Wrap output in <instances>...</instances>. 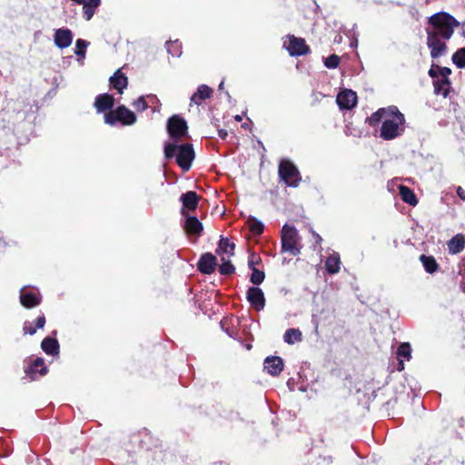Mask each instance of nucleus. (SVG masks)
<instances>
[{"label": "nucleus", "mask_w": 465, "mask_h": 465, "mask_svg": "<svg viewBox=\"0 0 465 465\" xmlns=\"http://www.w3.org/2000/svg\"><path fill=\"white\" fill-rule=\"evenodd\" d=\"M283 45L292 56L303 55L309 52V46L305 41L293 35H289L288 41H285Z\"/></svg>", "instance_id": "obj_9"}, {"label": "nucleus", "mask_w": 465, "mask_h": 465, "mask_svg": "<svg viewBox=\"0 0 465 465\" xmlns=\"http://www.w3.org/2000/svg\"><path fill=\"white\" fill-rule=\"evenodd\" d=\"M73 2L76 3V4H83L85 0H72Z\"/></svg>", "instance_id": "obj_48"}, {"label": "nucleus", "mask_w": 465, "mask_h": 465, "mask_svg": "<svg viewBox=\"0 0 465 465\" xmlns=\"http://www.w3.org/2000/svg\"><path fill=\"white\" fill-rule=\"evenodd\" d=\"M236 121H241L242 117L240 115L235 116Z\"/></svg>", "instance_id": "obj_50"}, {"label": "nucleus", "mask_w": 465, "mask_h": 465, "mask_svg": "<svg viewBox=\"0 0 465 465\" xmlns=\"http://www.w3.org/2000/svg\"><path fill=\"white\" fill-rule=\"evenodd\" d=\"M464 245V236L462 234H457L448 242L449 252L451 254H457L463 250Z\"/></svg>", "instance_id": "obj_25"}, {"label": "nucleus", "mask_w": 465, "mask_h": 465, "mask_svg": "<svg viewBox=\"0 0 465 465\" xmlns=\"http://www.w3.org/2000/svg\"><path fill=\"white\" fill-rule=\"evenodd\" d=\"M326 271L330 274L338 273L341 269V259L338 252H333L325 261Z\"/></svg>", "instance_id": "obj_21"}, {"label": "nucleus", "mask_w": 465, "mask_h": 465, "mask_svg": "<svg viewBox=\"0 0 465 465\" xmlns=\"http://www.w3.org/2000/svg\"><path fill=\"white\" fill-rule=\"evenodd\" d=\"M368 121L371 126L381 123L380 137L385 141L393 140L405 131V117L394 105L377 110Z\"/></svg>", "instance_id": "obj_2"}, {"label": "nucleus", "mask_w": 465, "mask_h": 465, "mask_svg": "<svg viewBox=\"0 0 465 465\" xmlns=\"http://www.w3.org/2000/svg\"><path fill=\"white\" fill-rule=\"evenodd\" d=\"M246 298L256 311H261L265 306L263 292L258 287H250L247 291Z\"/></svg>", "instance_id": "obj_11"}, {"label": "nucleus", "mask_w": 465, "mask_h": 465, "mask_svg": "<svg viewBox=\"0 0 465 465\" xmlns=\"http://www.w3.org/2000/svg\"><path fill=\"white\" fill-rule=\"evenodd\" d=\"M167 52L173 56L179 57L182 54V45L179 41H170L166 43Z\"/></svg>", "instance_id": "obj_35"}, {"label": "nucleus", "mask_w": 465, "mask_h": 465, "mask_svg": "<svg viewBox=\"0 0 465 465\" xmlns=\"http://www.w3.org/2000/svg\"><path fill=\"white\" fill-rule=\"evenodd\" d=\"M186 121L179 115H173L168 119L167 131L173 139H180L187 134Z\"/></svg>", "instance_id": "obj_7"}, {"label": "nucleus", "mask_w": 465, "mask_h": 465, "mask_svg": "<svg viewBox=\"0 0 465 465\" xmlns=\"http://www.w3.org/2000/svg\"><path fill=\"white\" fill-rule=\"evenodd\" d=\"M340 63V57L336 54H331L328 56L325 61L324 64L327 68L334 69L339 65Z\"/></svg>", "instance_id": "obj_38"}, {"label": "nucleus", "mask_w": 465, "mask_h": 465, "mask_svg": "<svg viewBox=\"0 0 465 465\" xmlns=\"http://www.w3.org/2000/svg\"><path fill=\"white\" fill-rule=\"evenodd\" d=\"M222 263L219 267V272L223 275H230L234 272L235 267L232 264L230 258L223 255L221 257Z\"/></svg>", "instance_id": "obj_33"}, {"label": "nucleus", "mask_w": 465, "mask_h": 465, "mask_svg": "<svg viewBox=\"0 0 465 465\" xmlns=\"http://www.w3.org/2000/svg\"><path fill=\"white\" fill-rule=\"evenodd\" d=\"M452 62L458 68H465V48H460L453 54Z\"/></svg>", "instance_id": "obj_34"}, {"label": "nucleus", "mask_w": 465, "mask_h": 465, "mask_svg": "<svg viewBox=\"0 0 465 465\" xmlns=\"http://www.w3.org/2000/svg\"><path fill=\"white\" fill-rule=\"evenodd\" d=\"M265 275L264 272L258 270V269H252L250 281L255 284L259 285L264 281Z\"/></svg>", "instance_id": "obj_36"}, {"label": "nucleus", "mask_w": 465, "mask_h": 465, "mask_svg": "<svg viewBox=\"0 0 465 465\" xmlns=\"http://www.w3.org/2000/svg\"><path fill=\"white\" fill-rule=\"evenodd\" d=\"M437 70L440 72V78L450 79L451 70L449 67H442L437 65Z\"/></svg>", "instance_id": "obj_40"}, {"label": "nucleus", "mask_w": 465, "mask_h": 465, "mask_svg": "<svg viewBox=\"0 0 465 465\" xmlns=\"http://www.w3.org/2000/svg\"><path fill=\"white\" fill-rule=\"evenodd\" d=\"M283 340L288 344H294L296 342L302 341V331L299 329H288L283 335Z\"/></svg>", "instance_id": "obj_29"}, {"label": "nucleus", "mask_w": 465, "mask_h": 465, "mask_svg": "<svg viewBox=\"0 0 465 465\" xmlns=\"http://www.w3.org/2000/svg\"><path fill=\"white\" fill-rule=\"evenodd\" d=\"M216 257L210 252L203 254L197 264L199 271L204 274L213 273L216 268Z\"/></svg>", "instance_id": "obj_13"}, {"label": "nucleus", "mask_w": 465, "mask_h": 465, "mask_svg": "<svg viewBox=\"0 0 465 465\" xmlns=\"http://www.w3.org/2000/svg\"><path fill=\"white\" fill-rule=\"evenodd\" d=\"M429 26L426 28L427 45L430 49L432 58H438L446 54V40H449L454 29L460 25V23L450 14L440 12L432 15L429 18Z\"/></svg>", "instance_id": "obj_1"}, {"label": "nucleus", "mask_w": 465, "mask_h": 465, "mask_svg": "<svg viewBox=\"0 0 465 465\" xmlns=\"http://www.w3.org/2000/svg\"><path fill=\"white\" fill-rule=\"evenodd\" d=\"M2 246V240L0 239V247Z\"/></svg>", "instance_id": "obj_52"}, {"label": "nucleus", "mask_w": 465, "mask_h": 465, "mask_svg": "<svg viewBox=\"0 0 465 465\" xmlns=\"http://www.w3.org/2000/svg\"><path fill=\"white\" fill-rule=\"evenodd\" d=\"M181 201L184 207L189 210H194L198 205L199 197L195 192L189 191L182 194Z\"/></svg>", "instance_id": "obj_28"}, {"label": "nucleus", "mask_w": 465, "mask_h": 465, "mask_svg": "<svg viewBox=\"0 0 465 465\" xmlns=\"http://www.w3.org/2000/svg\"><path fill=\"white\" fill-rule=\"evenodd\" d=\"M110 83L114 89L122 94L128 84V80L127 77L118 70L113 76H111Z\"/></svg>", "instance_id": "obj_24"}, {"label": "nucleus", "mask_w": 465, "mask_h": 465, "mask_svg": "<svg viewBox=\"0 0 465 465\" xmlns=\"http://www.w3.org/2000/svg\"><path fill=\"white\" fill-rule=\"evenodd\" d=\"M441 451L439 449H429L423 452L422 460H425L426 465H464L458 460L448 458L441 460Z\"/></svg>", "instance_id": "obj_8"}, {"label": "nucleus", "mask_w": 465, "mask_h": 465, "mask_svg": "<svg viewBox=\"0 0 465 465\" xmlns=\"http://www.w3.org/2000/svg\"><path fill=\"white\" fill-rule=\"evenodd\" d=\"M457 194L458 196L462 200V201H465V190L461 187V186H459L457 188Z\"/></svg>", "instance_id": "obj_45"}, {"label": "nucleus", "mask_w": 465, "mask_h": 465, "mask_svg": "<svg viewBox=\"0 0 465 465\" xmlns=\"http://www.w3.org/2000/svg\"><path fill=\"white\" fill-rule=\"evenodd\" d=\"M234 243L231 242L227 238H222L219 242L216 252L222 257L223 255L231 258L234 254Z\"/></svg>", "instance_id": "obj_23"}, {"label": "nucleus", "mask_w": 465, "mask_h": 465, "mask_svg": "<svg viewBox=\"0 0 465 465\" xmlns=\"http://www.w3.org/2000/svg\"><path fill=\"white\" fill-rule=\"evenodd\" d=\"M397 357L399 359V371L404 369L403 359L410 361L411 358V348L409 342H402L399 345L397 350Z\"/></svg>", "instance_id": "obj_20"}, {"label": "nucleus", "mask_w": 465, "mask_h": 465, "mask_svg": "<svg viewBox=\"0 0 465 465\" xmlns=\"http://www.w3.org/2000/svg\"><path fill=\"white\" fill-rule=\"evenodd\" d=\"M89 45V43L83 39H77L75 43L76 50L75 54L82 58L85 56V48Z\"/></svg>", "instance_id": "obj_37"}, {"label": "nucleus", "mask_w": 465, "mask_h": 465, "mask_svg": "<svg viewBox=\"0 0 465 465\" xmlns=\"http://www.w3.org/2000/svg\"><path fill=\"white\" fill-rule=\"evenodd\" d=\"M45 324V315H40L36 318L35 320V326L37 329H42L44 328Z\"/></svg>", "instance_id": "obj_44"}, {"label": "nucleus", "mask_w": 465, "mask_h": 465, "mask_svg": "<svg viewBox=\"0 0 465 465\" xmlns=\"http://www.w3.org/2000/svg\"><path fill=\"white\" fill-rule=\"evenodd\" d=\"M164 156L167 159L176 156L178 165L183 171H188L195 155L191 143L176 145L175 143H167L164 145Z\"/></svg>", "instance_id": "obj_3"}, {"label": "nucleus", "mask_w": 465, "mask_h": 465, "mask_svg": "<svg viewBox=\"0 0 465 465\" xmlns=\"http://www.w3.org/2000/svg\"><path fill=\"white\" fill-rule=\"evenodd\" d=\"M400 194L403 202L410 205L415 206L418 203L414 193L407 186L401 185L399 187Z\"/></svg>", "instance_id": "obj_30"}, {"label": "nucleus", "mask_w": 465, "mask_h": 465, "mask_svg": "<svg viewBox=\"0 0 465 465\" xmlns=\"http://www.w3.org/2000/svg\"><path fill=\"white\" fill-rule=\"evenodd\" d=\"M133 106L138 112H143L148 108V103L145 101L144 96H140L133 103Z\"/></svg>", "instance_id": "obj_39"}, {"label": "nucleus", "mask_w": 465, "mask_h": 465, "mask_svg": "<svg viewBox=\"0 0 465 465\" xmlns=\"http://www.w3.org/2000/svg\"><path fill=\"white\" fill-rule=\"evenodd\" d=\"M433 86L435 94L446 98L451 89V83L450 79L438 78L433 81Z\"/></svg>", "instance_id": "obj_19"}, {"label": "nucleus", "mask_w": 465, "mask_h": 465, "mask_svg": "<svg viewBox=\"0 0 465 465\" xmlns=\"http://www.w3.org/2000/svg\"><path fill=\"white\" fill-rule=\"evenodd\" d=\"M20 301L23 306L26 308H33L40 303L41 297L38 292H29L22 289L20 293Z\"/></svg>", "instance_id": "obj_16"}, {"label": "nucleus", "mask_w": 465, "mask_h": 465, "mask_svg": "<svg viewBox=\"0 0 465 465\" xmlns=\"http://www.w3.org/2000/svg\"><path fill=\"white\" fill-rule=\"evenodd\" d=\"M25 372L31 376L32 379L35 378V374L39 373L44 376L47 373V368L45 366V361L42 358H36L30 366L25 369Z\"/></svg>", "instance_id": "obj_18"}, {"label": "nucleus", "mask_w": 465, "mask_h": 465, "mask_svg": "<svg viewBox=\"0 0 465 465\" xmlns=\"http://www.w3.org/2000/svg\"><path fill=\"white\" fill-rule=\"evenodd\" d=\"M104 122L110 125H114L116 122L124 125H132L136 122V115L124 105H120L104 114Z\"/></svg>", "instance_id": "obj_6"}, {"label": "nucleus", "mask_w": 465, "mask_h": 465, "mask_svg": "<svg viewBox=\"0 0 465 465\" xmlns=\"http://www.w3.org/2000/svg\"><path fill=\"white\" fill-rule=\"evenodd\" d=\"M357 98V94L354 91L344 89L338 94L336 102L341 109L350 110L356 106Z\"/></svg>", "instance_id": "obj_10"}, {"label": "nucleus", "mask_w": 465, "mask_h": 465, "mask_svg": "<svg viewBox=\"0 0 465 465\" xmlns=\"http://www.w3.org/2000/svg\"><path fill=\"white\" fill-rule=\"evenodd\" d=\"M218 134H219V136L222 138V139H225L226 136L228 135V133L227 131L223 130V129H221L218 131Z\"/></svg>", "instance_id": "obj_47"}, {"label": "nucleus", "mask_w": 465, "mask_h": 465, "mask_svg": "<svg viewBox=\"0 0 465 465\" xmlns=\"http://www.w3.org/2000/svg\"><path fill=\"white\" fill-rule=\"evenodd\" d=\"M260 258L257 257L255 254H252L249 258V261H248V266L251 270L252 269H256L255 268V265L258 264L260 262Z\"/></svg>", "instance_id": "obj_42"}, {"label": "nucleus", "mask_w": 465, "mask_h": 465, "mask_svg": "<svg viewBox=\"0 0 465 465\" xmlns=\"http://www.w3.org/2000/svg\"><path fill=\"white\" fill-rule=\"evenodd\" d=\"M183 228L188 234L193 235H200L203 229L202 223L194 216L186 218Z\"/></svg>", "instance_id": "obj_17"}, {"label": "nucleus", "mask_w": 465, "mask_h": 465, "mask_svg": "<svg viewBox=\"0 0 465 465\" xmlns=\"http://www.w3.org/2000/svg\"><path fill=\"white\" fill-rule=\"evenodd\" d=\"M213 91L211 87L206 84H201L198 86L197 91L191 96L190 104L200 105L203 101L210 98Z\"/></svg>", "instance_id": "obj_15"}, {"label": "nucleus", "mask_w": 465, "mask_h": 465, "mask_svg": "<svg viewBox=\"0 0 465 465\" xmlns=\"http://www.w3.org/2000/svg\"><path fill=\"white\" fill-rule=\"evenodd\" d=\"M279 176L284 183L291 187H297L301 182V175L295 164L288 159L281 160L279 163Z\"/></svg>", "instance_id": "obj_5"}, {"label": "nucleus", "mask_w": 465, "mask_h": 465, "mask_svg": "<svg viewBox=\"0 0 465 465\" xmlns=\"http://www.w3.org/2000/svg\"><path fill=\"white\" fill-rule=\"evenodd\" d=\"M101 0H85L83 3V13L84 17L86 21H89L94 16L96 8L100 5Z\"/></svg>", "instance_id": "obj_26"}, {"label": "nucleus", "mask_w": 465, "mask_h": 465, "mask_svg": "<svg viewBox=\"0 0 465 465\" xmlns=\"http://www.w3.org/2000/svg\"><path fill=\"white\" fill-rule=\"evenodd\" d=\"M54 41L60 49L69 47L73 42V33L68 28H59L54 32Z\"/></svg>", "instance_id": "obj_12"}, {"label": "nucleus", "mask_w": 465, "mask_h": 465, "mask_svg": "<svg viewBox=\"0 0 465 465\" xmlns=\"http://www.w3.org/2000/svg\"><path fill=\"white\" fill-rule=\"evenodd\" d=\"M264 370L272 376H278L283 370V361L278 356H270L264 360Z\"/></svg>", "instance_id": "obj_14"}, {"label": "nucleus", "mask_w": 465, "mask_h": 465, "mask_svg": "<svg viewBox=\"0 0 465 465\" xmlns=\"http://www.w3.org/2000/svg\"><path fill=\"white\" fill-rule=\"evenodd\" d=\"M298 231L288 224L282 229V252L296 256L301 252V243Z\"/></svg>", "instance_id": "obj_4"}, {"label": "nucleus", "mask_w": 465, "mask_h": 465, "mask_svg": "<svg viewBox=\"0 0 465 465\" xmlns=\"http://www.w3.org/2000/svg\"><path fill=\"white\" fill-rule=\"evenodd\" d=\"M114 97L108 94H99L96 99L94 105L98 112H104L109 110L114 105Z\"/></svg>", "instance_id": "obj_22"}, {"label": "nucleus", "mask_w": 465, "mask_h": 465, "mask_svg": "<svg viewBox=\"0 0 465 465\" xmlns=\"http://www.w3.org/2000/svg\"><path fill=\"white\" fill-rule=\"evenodd\" d=\"M316 237H317V241H318V242L322 241V238H321V236H320V235H317Z\"/></svg>", "instance_id": "obj_51"}, {"label": "nucleus", "mask_w": 465, "mask_h": 465, "mask_svg": "<svg viewBox=\"0 0 465 465\" xmlns=\"http://www.w3.org/2000/svg\"><path fill=\"white\" fill-rule=\"evenodd\" d=\"M247 224L249 226L250 231L256 235H260L262 233L264 225L263 223L257 220L255 217L250 216L247 220Z\"/></svg>", "instance_id": "obj_32"}, {"label": "nucleus", "mask_w": 465, "mask_h": 465, "mask_svg": "<svg viewBox=\"0 0 465 465\" xmlns=\"http://www.w3.org/2000/svg\"><path fill=\"white\" fill-rule=\"evenodd\" d=\"M41 347L48 355H56L59 352L58 341L50 337H46L42 341Z\"/></svg>", "instance_id": "obj_27"}, {"label": "nucleus", "mask_w": 465, "mask_h": 465, "mask_svg": "<svg viewBox=\"0 0 465 465\" xmlns=\"http://www.w3.org/2000/svg\"><path fill=\"white\" fill-rule=\"evenodd\" d=\"M429 75L435 81L440 78V72L437 70V65H432L429 70Z\"/></svg>", "instance_id": "obj_43"}, {"label": "nucleus", "mask_w": 465, "mask_h": 465, "mask_svg": "<svg viewBox=\"0 0 465 465\" xmlns=\"http://www.w3.org/2000/svg\"><path fill=\"white\" fill-rule=\"evenodd\" d=\"M147 98L151 104H159L158 98L153 94L147 95Z\"/></svg>", "instance_id": "obj_46"}, {"label": "nucleus", "mask_w": 465, "mask_h": 465, "mask_svg": "<svg viewBox=\"0 0 465 465\" xmlns=\"http://www.w3.org/2000/svg\"><path fill=\"white\" fill-rule=\"evenodd\" d=\"M223 84H224L223 81L220 83L219 90H222L223 88Z\"/></svg>", "instance_id": "obj_49"}, {"label": "nucleus", "mask_w": 465, "mask_h": 465, "mask_svg": "<svg viewBox=\"0 0 465 465\" xmlns=\"http://www.w3.org/2000/svg\"><path fill=\"white\" fill-rule=\"evenodd\" d=\"M36 326H33V322H26L24 325V331L25 333L33 335L36 332Z\"/></svg>", "instance_id": "obj_41"}, {"label": "nucleus", "mask_w": 465, "mask_h": 465, "mask_svg": "<svg viewBox=\"0 0 465 465\" xmlns=\"http://www.w3.org/2000/svg\"><path fill=\"white\" fill-rule=\"evenodd\" d=\"M420 260L422 262V265H423L425 271L429 273L435 272L439 268V265H438L435 258L432 256H426V255L422 254V255H420Z\"/></svg>", "instance_id": "obj_31"}]
</instances>
